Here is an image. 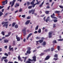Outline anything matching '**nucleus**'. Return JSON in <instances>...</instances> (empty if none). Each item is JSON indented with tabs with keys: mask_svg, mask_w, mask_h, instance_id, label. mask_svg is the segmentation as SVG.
Segmentation results:
<instances>
[{
	"mask_svg": "<svg viewBox=\"0 0 63 63\" xmlns=\"http://www.w3.org/2000/svg\"><path fill=\"white\" fill-rule=\"evenodd\" d=\"M16 0H13L12 2L11 1L10 2V5H11H11V8L13 7V6H14V4H15V2H16Z\"/></svg>",
	"mask_w": 63,
	"mask_h": 63,
	"instance_id": "nucleus-1",
	"label": "nucleus"
},
{
	"mask_svg": "<svg viewBox=\"0 0 63 63\" xmlns=\"http://www.w3.org/2000/svg\"><path fill=\"white\" fill-rule=\"evenodd\" d=\"M26 28L25 27L24 28V29L22 31V32H23V33H24V36L26 35Z\"/></svg>",
	"mask_w": 63,
	"mask_h": 63,
	"instance_id": "nucleus-2",
	"label": "nucleus"
},
{
	"mask_svg": "<svg viewBox=\"0 0 63 63\" xmlns=\"http://www.w3.org/2000/svg\"><path fill=\"white\" fill-rule=\"evenodd\" d=\"M49 17L48 16L46 20V16H45L43 18V19L44 21H46V22H47L48 21H49L50 20V19H49Z\"/></svg>",
	"mask_w": 63,
	"mask_h": 63,
	"instance_id": "nucleus-3",
	"label": "nucleus"
},
{
	"mask_svg": "<svg viewBox=\"0 0 63 63\" xmlns=\"http://www.w3.org/2000/svg\"><path fill=\"white\" fill-rule=\"evenodd\" d=\"M35 9H32L30 11H29V14H31L32 13V14H34V12H35Z\"/></svg>",
	"mask_w": 63,
	"mask_h": 63,
	"instance_id": "nucleus-4",
	"label": "nucleus"
},
{
	"mask_svg": "<svg viewBox=\"0 0 63 63\" xmlns=\"http://www.w3.org/2000/svg\"><path fill=\"white\" fill-rule=\"evenodd\" d=\"M55 16V14H54V13L52 15H51V17L52 18H54V19H58V18H56V17H54Z\"/></svg>",
	"mask_w": 63,
	"mask_h": 63,
	"instance_id": "nucleus-5",
	"label": "nucleus"
},
{
	"mask_svg": "<svg viewBox=\"0 0 63 63\" xmlns=\"http://www.w3.org/2000/svg\"><path fill=\"white\" fill-rule=\"evenodd\" d=\"M2 3V5H5V3L6 4H7V3H8V0H6L5 1H3V2Z\"/></svg>",
	"mask_w": 63,
	"mask_h": 63,
	"instance_id": "nucleus-6",
	"label": "nucleus"
},
{
	"mask_svg": "<svg viewBox=\"0 0 63 63\" xmlns=\"http://www.w3.org/2000/svg\"><path fill=\"white\" fill-rule=\"evenodd\" d=\"M52 32H49V38H52Z\"/></svg>",
	"mask_w": 63,
	"mask_h": 63,
	"instance_id": "nucleus-7",
	"label": "nucleus"
},
{
	"mask_svg": "<svg viewBox=\"0 0 63 63\" xmlns=\"http://www.w3.org/2000/svg\"><path fill=\"white\" fill-rule=\"evenodd\" d=\"M11 47H12V46H11V45H10L9 46V51L12 50V51H14V50H13V47L11 48Z\"/></svg>",
	"mask_w": 63,
	"mask_h": 63,
	"instance_id": "nucleus-8",
	"label": "nucleus"
},
{
	"mask_svg": "<svg viewBox=\"0 0 63 63\" xmlns=\"http://www.w3.org/2000/svg\"><path fill=\"white\" fill-rule=\"evenodd\" d=\"M44 42V40L42 39L39 40L38 41H36V43H42Z\"/></svg>",
	"mask_w": 63,
	"mask_h": 63,
	"instance_id": "nucleus-9",
	"label": "nucleus"
},
{
	"mask_svg": "<svg viewBox=\"0 0 63 63\" xmlns=\"http://www.w3.org/2000/svg\"><path fill=\"white\" fill-rule=\"evenodd\" d=\"M32 35V33H30V34H29L27 37L26 38V39L27 40H28V39H29V37H30L31 35Z\"/></svg>",
	"mask_w": 63,
	"mask_h": 63,
	"instance_id": "nucleus-10",
	"label": "nucleus"
},
{
	"mask_svg": "<svg viewBox=\"0 0 63 63\" xmlns=\"http://www.w3.org/2000/svg\"><path fill=\"white\" fill-rule=\"evenodd\" d=\"M50 58V56L49 55H48L46 56V57L45 58V60H48Z\"/></svg>",
	"mask_w": 63,
	"mask_h": 63,
	"instance_id": "nucleus-11",
	"label": "nucleus"
},
{
	"mask_svg": "<svg viewBox=\"0 0 63 63\" xmlns=\"http://www.w3.org/2000/svg\"><path fill=\"white\" fill-rule=\"evenodd\" d=\"M32 58L33 59H32L33 61H34V62L36 61V56H34L32 57Z\"/></svg>",
	"mask_w": 63,
	"mask_h": 63,
	"instance_id": "nucleus-12",
	"label": "nucleus"
},
{
	"mask_svg": "<svg viewBox=\"0 0 63 63\" xmlns=\"http://www.w3.org/2000/svg\"><path fill=\"white\" fill-rule=\"evenodd\" d=\"M8 24H4L3 26V27H6V28H8Z\"/></svg>",
	"mask_w": 63,
	"mask_h": 63,
	"instance_id": "nucleus-13",
	"label": "nucleus"
},
{
	"mask_svg": "<svg viewBox=\"0 0 63 63\" xmlns=\"http://www.w3.org/2000/svg\"><path fill=\"white\" fill-rule=\"evenodd\" d=\"M40 3V2H37L35 4H34L33 5H32V7L33 8H34L35 7V6L36 5H37V4H39Z\"/></svg>",
	"mask_w": 63,
	"mask_h": 63,
	"instance_id": "nucleus-14",
	"label": "nucleus"
},
{
	"mask_svg": "<svg viewBox=\"0 0 63 63\" xmlns=\"http://www.w3.org/2000/svg\"><path fill=\"white\" fill-rule=\"evenodd\" d=\"M16 39H17V41L18 42H19V41L20 40V38L19 37H16Z\"/></svg>",
	"mask_w": 63,
	"mask_h": 63,
	"instance_id": "nucleus-15",
	"label": "nucleus"
},
{
	"mask_svg": "<svg viewBox=\"0 0 63 63\" xmlns=\"http://www.w3.org/2000/svg\"><path fill=\"white\" fill-rule=\"evenodd\" d=\"M4 42L5 43H8L9 42V40L6 39L4 40Z\"/></svg>",
	"mask_w": 63,
	"mask_h": 63,
	"instance_id": "nucleus-16",
	"label": "nucleus"
},
{
	"mask_svg": "<svg viewBox=\"0 0 63 63\" xmlns=\"http://www.w3.org/2000/svg\"><path fill=\"white\" fill-rule=\"evenodd\" d=\"M30 20H27V22L25 23L26 25H27V24H28L30 23Z\"/></svg>",
	"mask_w": 63,
	"mask_h": 63,
	"instance_id": "nucleus-17",
	"label": "nucleus"
},
{
	"mask_svg": "<svg viewBox=\"0 0 63 63\" xmlns=\"http://www.w3.org/2000/svg\"><path fill=\"white\" fill-rule=\"evenodd\" d=\"M50 50V49H49L47 50H44V52H48V51H49Z\"/></svg>",
	"mask_w": 63,
	"mask_h": 63,
	"instance_id": "nucleus-18",
	"label": "nucleus"
},
{
	"mask_svg": "<svg viewBox=\"0 0 63 63\" xmlns=\"http://www.w3.org/2000/svg\"><path fill=\"white\" fill-rule=\"evenodd\" d=\"M52 43L53 44H56L57 43V41H56V40H54L53 41Z\"/></svg>",
	"mask_w": 63,
	"mask_h": 63,
	"instance_id": "nucleus-19",
	"label": "nucleus"
},
{
	"mask_svg": "<svg viewBox=\"0 0 63 63\" xmlns=\"http://www.w3.org/2000/svg\"><path fill=\"white\" fill-rule=\"evenodd\" d=\"M27 57H26L25 58L24 57H23L22 58H24V62H25L26 61V59H27Z\"/></svg>",
	"mask_w": 63,
	"mask_h": 63,
	"instance_id": "nucleus-20",
	"label": "nucleus"
},
{
	"mask_svg": "<svg viewBox=\"0 0 63 63\" xmlns=\"http://www.w3.org/2000/svg\"><path fill=\"white\" fill-rule=\"evenodd\" d=\"M27 54H30L31 53V51L28 50L27 51Z\"/></svg>",
	"mask_w": 63,
	"mask_h": 63,
	"instance_id": "nucleus-21",
	"label": "nucleus"
},
{
	"mask_svg": "<svg viewBox=\"0 0 63 63\" xmlns=\"http://www.w3.org/2000/svg\"><path fill=\"white\" fill-rule=\"evenodd\" d=\"M60 11H55V13L59 14V13H60Z\"/></svg>",
	"mask_w": 63,
	"mask_h": 63,
	"instance_id": "nucleus-22",
	"label": "nucleus"
},
{
	"mask_svg": "<svg viewBox=\"0 0 63 63\" xmlns=\"http://www.w3.org/2000/svg\"><path fill=\"white\" fill-rule=\"evenodd\" d=\"M33 6H32V5H31L30 6H29L28 7V9H30L32 8V7H33Z\"/></svg>",
	"mask_w": 63,
	"mask_h": 63,
	"instance_id": "nucleus-23",
	"label": "nucleus"
},
{
	"mask_svg": "<svg viewBox=\"0 0 63 63\" xmlns=\"http://www.w3.org/2000/svg\"><path fill=\"white\" fill-rule=\"evenodd\" d=\"M19 4L18 3H16V5H15V7H17V6H19Z\"/></svg>",
	"mask_w": 63,
	"mask_h": 63,
	"instance_id": "nucleus-24",
	"label": "nucleus"
},
{
	"mask_svg": "<svg viewBox=\"0 0 63 63\" xmlns=\"http://www.w3.org/2000/svg\"><path fill=\"white\" fill-rule=\"evenodd\" d=\"M16 23L14 22L12 24V27H14V26H15V25H16Z\"/></svg>",
	"mask_w": 63,
	"mask_h": 63,
	"instance_id": "nucleus-25",
	"label": "nucleus"
},
{
	"mask_svg": "<svg viewBox=\"0 0 63 63\" xmlns=\"http://www.w3.org/2000/svg\"><path fill=\"white\" fill-rule=\"evenodd\" d=\"M3 15V13L2 12L0 11V16L1 17V16L2 15Z\"/></svg>",
	"mask_w": 63,
	"mask_h": 63,
	"instance_id": "nucleus-26",
	"label": "nucleus"
},
{
	"mask_svg": "<svg viewBox=\"0 0 63 63\" xmlns=\"http://www.w3.org/2000/svg\"><path fill=\"white\" fill-rule=\"evenodd\" d=\"M42 45H43L45 46V45H46V42H45V41H44Z\"/></svg>",
	"mask_w": 63,
	"mask_h": 63,
	"instance_id": "nucleus-27",
	"label": "nucleus"
},
{
	"mask_svg": "<svg viewBox=\"0 0 63 63\" xmlns=\"http://www.w3.org/2000/svg\"><path fill=\"white\" fill-rule=\"evenodd\" d=\"M1 34H2L3 36H5V32L3 31H2L1 32Z\"/></svg>",
	"mask_w": 63,
	"mask_h": 63,
	"instance_id": "nucleus-28",
	"label": "nucleus"
},
{
	"mask_svg": "<svg viewBox=\"0 0 63 63\" xmlns=\"http://www.w3.org/2000/svg\"><path fill=\"white\" fill-rule=\"evenodd\" d=\"M57 47L58 48V50L59 51L60 50V46H57Z\"/></svg>",
	"mask_w": 63,
	"mask_h": 63,
	"instance_id": "nucleus-29",
	"label": "nucleus"
},
{
	"mask_svg": "<svg viewBox=\"0 0 63 63\" xmlns=\"http://www.w3.org/2000/svg\"><path fill=\"white\" fill-rule=\"evenodd\" d=\"M54 57L55 58H57L58 57V55L57 54H55L54 55Z\"/></svg>",
	"mask_w": 63,
	"mask_h": 63,
	"instance_id": "nucleus-30",
	"label": "nucleus"
},
{
	"mask_svg": "<svg viewBox=\"0 0 63 63\" xmlns=\"http://www.w3.org/2000/svg\"><path fill=\"white\" fill-rule=\"evenodd\" d=\"M15 42H16V41H13V45L14 46L15 45H16V44H15Z\"/></svg>",
	"mask_w": 63,
	"mask_h": 63,
	"instance_id": "nucleus-31",
	"label": "nucleus"
},
{
	"mask_svg": "<svg viewBox=\"0 0 63 63\" xmlns=\"http://www.w3.org/2000/svg\"><path fill=\"white\" fill-rule=\"evenodd\" d=\"M58 20L57 19H54L53 20V21L54 22H57Z\"/></svg>",
	"mask_w": 63,
	"mask_h": 63,
	"instance_id": "nucleus-32",
	"label": "nucleus"
},
{
	"mask_svg": "<svg viewBox=\"0 0 63 63\" xmlns=\"http://www.w3.org/2000/svg\"><path fill=\"white\" fill-rule=\"evenodd\" d=\"M18 25L17 24H16L15 26V27L16 28H18Z\"/></svg>",
	"mask_w": 63,
	"mask_h": 63,
	"instance_id": "nucleus-33",
	"label": "nucleus"
},
{
	"mask_svg": "<svg viewBox=\"0 0 63 63\" xmlns=\"http://www.w3.org/2000/svg\"><path fill=\"white\" fill-rule=\"evenodd\" d=\"M45 13L46 14H47L49 13V12L48 11H46Z\"/></svg>",
	"mask_w": 63,
	"mask_h": 63,
	"instance_id": "nucleus-34",
	"label": "nucleus"
},
{
	"mask_svg": "<svg viewBox=\"0 0 63 63\" xmlns=\"http://www.w3.org/2000/svg\"><path fill=\"white\" fill-rule=\"evenodd\" d=\"M39 27V26L37 25L35 28V30H37L38 29V28Z\"/></svg>",
	"mask_w": 63,
	"mask_h": 63,
	"instance_id": "nucleus-35",
	"label": "nucleus"
},
{
	"mask_svg": "<svg viewBox=\"0 0 63 63\" xmlns=\"http://www.w3.org/2000/svg\"><path fill=\"white\" fill-rule=\"evenodd\" d=\"M36 39H37V40H38V39H41V38L40 37H38V36H37V37H36Z\"/></svg>",
	"mask_w": 63,
	"mask_h": 63,
	"instance_id": "nucleus-36",
	"label": "nucleus"
},
{
	"mask_svg": "<svg viewBox=\"0 0 63 63\" xmlns=\"http://www.w3.org/2000/svg\"><path fill=\"white\" fill-rule=\"evenodd\" d=\"M18 59L19 60H20L21 59V58H20V55H19L18 57Z\"/></svg>",
	"mask_w": 63,
	"mask_h": 63,
	"instance_id": "nucleus-37",
	"label": "nucleus"
},
{
	"mask_svg": "<svg viewBox=\"0 0 63 63\" xmlns=\"http://www.w3.org/2000/svg\"><path fill=\"white\" fill-rule=\"evenodd\" d=\"M38 33H40L41 32V29H39V31H38Z\"/></svg>",
	"mask_w": 63,
	"mask_h": 63,
	"instance_id": "nucleus-38",
	"label": "nucleus"
},
{
	"mask_svg": "<svg viewBox=\"0 0 63 63\" xmlns=\"http://www.w3.org/2000/svg\"><path fill=\"white\" fill-rule=\"evenodd\" d=\"M45 54L43 53H42L40 54V56H43V55H44Z\"/></svg>",
	"mask_w": 63,
	"mask_h": 63,
	"instance_id": "nucleus-39",
	"label": "nucleus"
},
{
	"mask_svg": "<svg viewBox=\"0 0 63 63\" xmlns=\"http://www.w3.org/2000/svg\"><path fill=\"white\" fill-rule=\"evenodd\" d=\"M22 8H20V9H19V12H22Z\"/></svg>",
	"mask_w": 63,
	"mask_h": 63,
	"instance_id": "nucleus-40",
	"label": "nucleus"
},
{
	"mask_svg": "<svg viewBox=\"0 0 63 63\" xmlns=\"http://www.w3.org/2000/svg\"><path fill=\"white\" fill-rule=\"evenodd\" d=\"M34 2L33 1H32L31 2V5H33L34 4Z\"/></svg>",
	"mask_w": 63,
	"mask_h": 63,
	"instance_id": "nucleus-41",
	"label": "nucleus"
},
{
	"mask_svg": "<svg viewBox=\"0 0 63 63\" xmlns=\"http://www.w3.org/2000/svg\"><path fill=\"white\" fill-rule=\"evenodd\" d=\"M8 35L9 36H10V35H11V32H9L8 33Z\"/></svg>",
	"mask_w": 63,
	"mask_h": 63,
	"instance_id": "nucleus-42",
	"label": "nucleus"
},
{
	"mask_svg": "<svg viewBox=\"0 0 63 63\" xmlns=\"http://www.w3.org/2000/svg\"><path fill=\"white\" fill-rule=\"evenodd\" d=\"M28 61H33V60H31V59H29L28 60Z\"/></svg>",
	"mask_w": 63,
	"mask_h": 63,
	"instance_id": "nucleus-43",
	"label": "nucleus"
},
{
	"mask_svg": "<svg viewBox=\"0 0 63 63\" xmlns=\"http://www.w3.org/2000/svg\"><path fill=\"white\" fill-rule=\"evenodd\" d=\"M59 7L61 9H63V6L61 5H59Z\"/></svg>",
	"mask_w": 63,
	"mask_h": 63,
	"instance_id": "nucleus-44",
	"label": "nucleus"
},
{
	"mask_svg": "<svg viewBox=\"0 0 63 63\" xmlns=\"http://www.w3.org/2000/svg\"><path fill=\"white\" fill-rule=\"evenodd\" d=\"M4 6H0V9H3V8H4Z\"/></svg>",
	"mask_w": 63,
	"mask_h": 63,
	"instance_id": "nucleus-45",
	"label": "nucleus"
},
{
	"mask_svg": "<svg viewBox=\"0 0 63 63\" xmlns=\"http://www.w3.org/2000/svg\"><path fill=\"white\" fill-rule=\"evenodd\" d=\"M4 55H6V56H8V54L7 53H5L4 54Z\"/></svg>",
	"mask_w": 63,
	"mask_h": 63,
	"instance_id": "nucleus-46",
	"label": "nucleus"
},
{
	"mask_svg": "<svg viewBox=\"0 0 63 63\" xmlns=\"http://www.w3.org/2000/svg\"><path fill=\"white\" fill-rule=\"evenodd\" d=\"M28 50L30 51V50H31V48L30 47H28Z\"/></svg>",
	"mask_w": 63,
	"mask_h": 63,
	"instance_id": "nucleus-47",
	"label": "nucleus"
},
{
	"mask_svg": "<svg viewBox=\"0 0 63 63\" xmlns=\"http://www.w3.org/2000/svg\"><path fill=\"white\" fill-rule=\"evenodd\" d=\"M56 25V24H53V28H55V27H56V26H55V25Z\"/></svg>",
	"mask_w": 63,
	"mask_h": 63,
	"instance_id": "nucleus-48",
	"label": "nucleus"
},
{
	"mask_svg": "<svg viewBox=\"0 0 63 63\" xmlns=\"http://www.w3.org/2000/svg\"><path fill=\"white\" fill-rule=\"evenodd\" d=\"M22 17H23V18H25V15H23L22 16Z\"/></svg>",
	"mask_w": 63,
	"mask_h": 63,
	"instance_id": "nucleus-49",
	"label": "nucleus"
},
{
	"mask_svg": "<svg viewBox=\"0 0 63 63\" xmlns=\"http://www.w3.org/2000/svg\"><path fill=\"white\" fill-rule=\"evenodd\" d=\"M27 19H30L31 18V16H28L27 18Z\"/></svg>",
	"mask_w": 63,
	"mask_h": 63,
	"instance_id": "nucleus-50",
	"label": "nucleus"
},
{
	"mask_svg": "<svg viewBox=\"0 0 63 63\" xmlns=\"http://www.w3.org/2000/svg\"><path fill=\"white\" fill-rule=\"evenodd\" d=\"M51 51H53V50H54V48L53 47H52L51 48Z\"/></svg>",
	"mask_w": 63,
	"mask_h": 63,
	"instance_id": "nucleus-51",
	"label": "nucleus"
},
{
	"mask_svg": "<svg viewBox=\"0 0 63 63\" xmlns=\"http://www.w3.org/2000/svg\"><path fill=\"white\" fill-rule=\"evenodd\" d=\"M53 60H55V61H56V60H58V59L57 58H53Z\"/></svg>",
	"mask_w": 63,
	"mask_h": 63,
	"instance_id": "nucleus-52",
	"label": "nucleus"
},
{
	"mask_svg": "<svg viewBox=\"0 0 63 63\" xmlns=\"http://www.w3.org/2000/svg\"><path fill=\"white\" fill-rule=\"evenodd\" d=\"M30 3L29 2H27V4L28 6H29V5H30Z\"/></svg>",
	"mask_w": 63,
	"mask_h": 63,
	"instance_id": "nucleus-53",
	"label": "nucleus"
},
{
	"mask_svg": "<svg viewBox=\"0 0 63 63\" xmlns=\"http://www.w3.org/2000/svg\"><path fill=\"white\" fill-rule=\"evenodd\" d=\"M26 63H31V62H30V61H27L26 62Z\"/></svg>",
	"mask_w": 63,
	"mask_h": 63,
	"instance_id": "nucleus-54",
	"label": "nucleus"
},
{
	"mask_svg": "<svg viewBox=\"0 0 63 63\" xmlns=\"http://www.w3.org/2000/svg\"><path fill=\"white\" fill-rule=\"evenodd\" d=\"M3 59H6V58H7V57H2Z\"/></svg>",
	"mask_w": 63,
	"mask_h": 63,
	"instance_id": "nucleus-55",
	"label": "nucleus"
},
{
	"mask_svg": "<svg viewBox=\"0 0 63 63\" xmlns=\"http://www.w3.org/2000/svg\"><path fill=\"white\" fill-rule=\"evenodd\" d=\"M14 10V8H12L11 9V10L12 11H13Z\"/></svg>",
	"mask_w": 63,
	"mask_h": 63,
	"instance_id": "nucleus-56",
	"label": "nucleus"
},
{
	"mask_svg": "<svg viewBox=\"0 0 63 63\" xmlns=\"http://www.w3.org/2000/svg\"><path fill=\"white\" fill-rule=\"evenodd\" d=\"M24 41V42H25V41H26V39L25 38H24L23 40Z\"/></svg>",
	"mask_w": 63,
	"mask_h": 63,
	"instance_id": "nucleus-57",
	"label": "nucleus"
},
{
	"mask_svg": "<svg viewBox=\"0 0 63 63\" xmlns=\"http://www.w3.org/2000/svg\"><path fill=\"white\" fill-rule=\"evenodd\" d=\"M8 15V13H6L5 14V16H7Z\"/></svg>",
	"mask_w": 63,
	"mask_h": 63,
	"instance_id": "nucleus-58",
	"label": "nucleus"
},
{
	"mask_svg": "<svg viewBox=\"0 0 63 63\" xmlns=\"http://www.w3.org/2000/svg\"><path fill=\"white\" fill-rule=\"evenodd\" d=\"M38 33V32L37 31H35L34 32V34H37Z\"/></svg>",
	"mask_w": 63,
	"mask_h": 63,
	"instance_id": "nucleus-59",
	"label": "nucleus"
},
{
	"mask_svg": "<svg viewBox=\"0 0 63 63\" xmlns=\"http://www.w3.org/2000/svg\"><path fill=\"white\" fill-rule=\"evenodd\" d=\"M2 51V48H0V52Z\"/></svg>",
	"mask_w": 63,
	"mask_h": 63,
	"instance_id": "nucleus-60",
	"label": "nucleus"
},
{
	"mask_svg": "<svg viewBox=\"0 0 63 63\" xmlns=\"http://www.w3.org/2000/svg\"><path fill=\"white\" fill-rule=\"evenodd\" d=\"M9 36L8 35H5V37H8Z\"/></svg>",
	"mask_w": 63,
	"mask_h": 63,
	"instance_id": "nucleus-61",
	"label": "nucleus"
},
{
	"mask_svg": "<svg viewBox=\"0 0 63 63\" xmlns=\"http://www.w3.org/2000/svg\"><path fill=\"white\" fill-rule=\"evenodd\" d=\"M10 6H9V7H8L7 10H9L10 9Z\"/></svg>",
	"mask_w": 63,
	"mask_h": 63,
	"instance_id": "nucleus-62",
	"label": "nucleus"
},
{
	"mask_svg": "<svg viewBox=\"0 0 63 63\" xmlns=\"http://www.w3.org/2000/svg\"><path fill=\"white\" fill-rule=\"evenodd\" d=\"M41 40H43L45 39V38L44 37H42L41 38Z\"/></svg>",
	"mask_w": 63,
	"mask_h": 63,
	"instance_id": "nucleus-63",
	"label": "nucleus"
},
{
	"mask_svg": "<svg viewBox=\"0 0 63 63\" xmlns=\"http://www.w3.org/2000/svg\"><path fill=\"white\" fill-rule=\"evenodd\" d=\"M8 63H14L12 62L9 61V62Z\"/></svg>",
	"mask_w": 63,
	"mask_h": 63,
	"instance_id": "nucleus-64",
	"label": "nucleus"
}]
</instances>
